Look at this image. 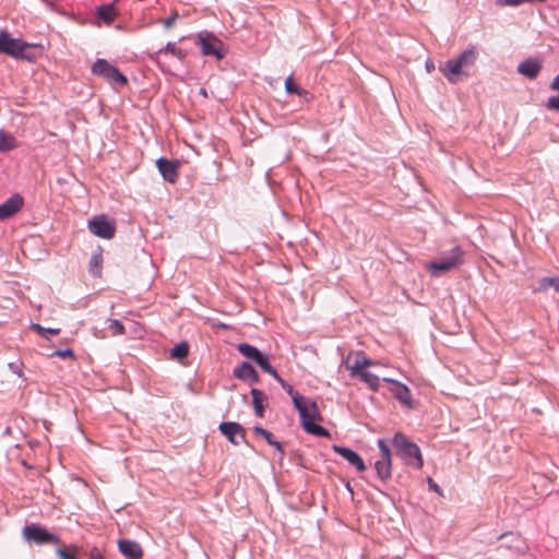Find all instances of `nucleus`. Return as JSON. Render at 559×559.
I'll use <instances>...</instances> for the list:
<instances>
[{"label": "nucleus", "instance_id": "obj_1", "mask_svg": "<svg viewBox=\"0 0 559 559\" xmlns=\"http://www.w3.org/2000/svg\"><path fill=\"white\" fill-rule=\"evenodd\" d=\"M294 406L300 416V423L306 432L316 437H329V431L318 423L322 420L317 403L304 395L294 396Z\"/></svg>", "mask_w": 559, "mask_h": 559}, {"label": "nucleus", "instance_id": "obj_2", "mask_svg": "<svg viewBox=\"0 0 559 559\" xmlns=\"http://www.w3.org/2000/svg\"><path fill=\"white\" fill-rule=\"evenodd\" d=\"M477 55L474 47H468L456 58L449 59L443 67H440V71L450 83H456L463 74V68L474 66Z\"/></svg>", "mask_w": 559, "mask_h": 559}, {"label": "nucleus", "instance_id": "obj_3", "mask_svg": "<svg viewBox=\"0 0 559 559\" xmlns=\"http://www.w3.org/2000/svg\"><path fill=\"white\" fill-rule=\"evenodd\" d=\"M392 444L396 449L397 455L402 461L416 469H420L424 465L423 455L419 447L411 442L405 435L397 432L392 439Z\"/></svg>", "mask_w": 559, "mask_h": 559}, {"label": "nucleus", "instance_id": "obj_4", "mask_svg": "<svg viewBox=\"0 0 559 559\" xmlns=\"http://www.w3.org/2000/svg\"><path fill=\"white\" fill-rule=\"evenodd\" d=\"M462 263L463 250L460 247H454L444 253L438 261L427 264V269L433 276H439L442 273L459 267Z\"/></svg>", "mask_w": 559, "mask_h": 559}, {"label": "nucleus", "instance_id": "obj_5", "mask_svg": "<svg viewBox=\"0 0 559 559\" xmlns=\"http://www.w3.org/2000/svg\"><path fill=\"white\" fill-rule=\"evenodd\" d=\"M33 45L17 38H12L5 31L0 32V53H5L13 58H24L33 60L31 56L25 55V50Z\"/></svg>", "mask_w": 559, "mask_h": 559}, {"label": "nucleus", "instance_id": "obj_6", "mask_svg": "<svg viewBox=\"0 0 559 559\" xmlns=\"http://www.w3.org/2000/svg\"><path fill=\"white\" fill-rule=\"evenodd\" d=\"M22 534L25 540L37 545L60 544V538L56 534L48 532L44 526L36 523L25 525Z\"/></svg>", "mask_w": 559, "mask_h": 559}, {"label": "nucleus", "instance_id": "obj_7", "mask_svg": "<svg viewBox=\"0 0 559 559\" xmlns=\"http://www.w3.org/2000/svg\"><path fill=\"white\" fill-rule=\"evenodd\" d=\"M92 72L111 84L126 85L128 83L127 78L106 59H97L92 67Z\"/></svg>", "mask_w": 559, "mask_h": 559}, {"label": "nucleus", "instance_id": "obj_8", "mask_svg": "<svg viewBox=\"0 0 559 559\" xmlns=\"http://www.w3.org/2000/svg\"><path fill=\"white\" fill-rule=\"evenodd\" d=\"M237 349L242 356L253 360L264 372L275 374V369L270 364L269 355L263 354L255 346L240 343L237 345Z\"/></svg>", "mask_w": 559, "mask_h": 559}, {"label": "nucleus", "instance_id": "obj_9", "mask_svg": "<svg viewBox=\"0 0 559 559\" xmlns=\"http://www.w3.org/2000/svg\"><path fill=\"white\" fill-rule=\"evenodd\" d=\"M90 231L103 239H111L116 233L114 221H109L106 215H98L88 222Z\"/></svg>", "mask_w": 559, "mask_h": 559}, {"label": "nucleus", "instance_id": "obj_10", "mask_svg": "<svg viewBox=\"0 0 559 559\" xmlns=\"http://www.w3.org/2000/svg\"><path fill=\"white\" fill-rule=\"evenodd\" d=\"M198 44L200 45L201 51L204 56H214L217 59L224 58V52L222 51L223 44L212 34H199Z\"/></svg>", "mask_w": 559, "mask_h": 559}, {"label": "nucleus", "instance_id": "obj_11", "mask_svg": "<svg viewBox=\"0 0 559 559\" xmlns=\"http://www.w3.org/2000/svg\"><path fill=\"white\" fill-rule=\"evenodd\" d=\"M378 447L381 452V459L374 463V468L379 478L388 480L391 478V452L384 440L380 439L378 441Z\"/></svg>", "mask_w": 559, "mask_h": 559}, {"label": "nucleus", "instance_id": "obj_12", "mask_svg": "<svg viewBox=\"0 0 559 559\" xmlns=\"http://www.w3.org/2000/svg\"><path fill=\"white\" fill-rule=\"evenodd\" d=\"M181 163L178 159H167L159 157L156 160V167L163 179L169 183H176L179 177V167Z\"/></svg>", "mask_w": 559, "mask_h": 559}, {"label": "nucleus", "instance_id": "obj_13", "mask_svg": "<svg viewBox=\"0 0 559 559\" xmlns=\"http://www.w3.org/2000/svg\"><path fill=\"white\" fill-rule=\"evenodd\" d=\"M219 431L235 445L246 441V433L242 426L235 421H224L219 424Z\"/></svg>", "mask_w": 559, "mask_h": 559}, {"label": "nucleus", "instance_id": "obj_14", "mask_svg": "<svg viewBox=\"0 0 559 559\" xmlns=\"http://www.w3.org/2000/svg\"><path fill=\"white\" fill-rule=\"evenodd\" d=\"M384 382L390 383V392L392 395L405 407H413V400L411 390L403 383L392 379V378H383Z\"/></svg>", "mask_w": 559, "mask_h": 559}, {"label": "nucleus", "instance_id": "obj_15", "mask_svg": "<svg viewBox=\"0 0 559 559\" xmlns=\"http://www.w3.org/2000/svg\"><path fill=\"white\" fill-rule=\"evenodd\" d=\"M23 206V197L20 193L12 194L5 202L0 204V221H5L14 216Z\"/></svg>", "mask_w": 559, "mask_h": 559}, {"label": "nucleus", "instance_id": "obj_16", "mask_svg": "<svg viewBox=\"0 0 559 559\" xmlns=\"http://www.w3.org/2000/svg\"><path fill=\"white\" fill-rule=\"evenodd\" d=\"M353 357V354L350 353L346 358V368L349 371L350 376H355L359 371H367L366 369L371 366H376L377 362L367 358L361 353L355 354V359L353 364H349L350 359Z\"/></svg>", "mask_w": 559, "mask_h": 559}, {"label": "nucleus", "instance_id": "obj_17", "mask_svg": "<svg viewBox=\"0 0 559 559\" xmlns=\"http://www.w3.org/2000/svg\"><path fill=\"white\" fill-rule=\"evenodd\" d=\"M333 450L343 459H345L350 465H353L358 472H364L366 469L364 460L357 452L341 445H333Z\"/></svg>", "mask_w": 559, "mask_h": 559}, {"label": "nucleus", "instance_id": "obj_18", "mask_svg": "<svg viewBox=\"0 0 559 559\" xmlns=\"http://www.w3.org/2000/svg\"><path fill=\"white\" fill-rule=\"evenodd\" d=\"M543 67L538 58H527L518 66V72L527 79H535Z\"/></svg>", "mask_w": 559, "mask_h": 559}, {"label": "nucleus", "instance_id": "obj_19", "mask_svg": "<svg viewBox=\"0 0 559 559\" xmlns=\"http://www.w3.org/2000/svg\"><path fill=\"white\" fill-rule=\"evenodd\" d=\"M118 549L127 559H141L143 556L142 547L139 543L130 539H120Z\"/></svg>", "mask_w": 559, "mask_h": 559}, {"label": "nucleus", "instance_id": "obj_20", "mask_svg": "<svg viewBox=\"0 0 559 559\" xmlns=\"http://www.w3.org/2000/svg\"><path fill=\"white\" fill-rule=\"evenodd\" d=\"M234 376L237 379L248 381L250 383L259 382V374L251 364L243 361L237 368L234 369Z\"/></svg>", "mask_w": 559, "mask_h": 559}, {"label": "nucleus", "instance_id": "obj_21", "mask_svg": "<svg viewBox=\"0 0 559 559\" xmlns=\"http://www.w3.org/2000/svg\"><path fill=\"white\" fill-rule=\"evenodd\" d=\"M352 377L358 378L360 381L366 383L367 386L373 392H377L380 388V378L369 371H359L358 373Z\"/></svg>", "mask_w": 559, "mask_h": 559}, {"label": "nucleus", "instance_id": "obj_22", "mask_svg": "<svg viewBox=\"0 0 559 559\" xmlns=\"http://www.w3.org/2000/svg\"><path fill=\"white\" fill-rule=\"evenodd\" d=\"M549 288L559 293V276L543 277L538 282V286L533 289L534 293H546Z\"/></svg>", "mask_w": 559, "mask_h": 559}, {"label": "nucleus", "instance_id": "obj_23", "mask_svg": "<svg viewBox=\"0 0 559 559\" xmlns=\"http://www.w3.org/2000/svg\"><path fill=\"white\" fill-rule=\"evenodd\" d=\"M97 16L102 19L107 25L111 24L117 17V12L114 4H103L98 7Z\"/></svg>", "mask_w": 559, "mask_h": 559}, {"label": "nucleus", "instance_id": "obj_24", "mask_svg": "<svg viewBox=\"0 0 559 559\" xmlns=\"http://www.w3.org/2000/svg\"><path fill=\"white\" fill-rule=\"evenodd\" d=\"M17 141L11 133L0 130V152H9L17 147Z\"/></svg>", "mask_w": 559, "mask_h": 559}, {"label": "nucleus", "instance_id": "obj_25", "mask_svg": "<svg viewBox=\"0 0 559 559\" xmlns=\"http://www.w3.org/2000/svg\"><path fill=\"white\" fill-rule=\"evenodd\" d=\"M250 393L252 396V403H253L255 415L258 417H263V414H264L263 400L265 397L264 393L259 389H251Z\"/></svg>", "mask_w": 559, "mask_h": 559}, {"label": "nucleus", "instance_id": "obj_26", "mask_svg": "<svg viewBox=\"0 0 559 559\" xmlns=\"http://www.w3.org/2000/svg\"><path fill=\"white\" fill-rule=\"evenodd\" d=\"M253 431H254L257 435H259V436L263 437V438L265 439V441H266L270 445H273V447L278 451V453H280V455H281V456H283V455H284V450H283V448H282V444H281L278 441L274 440V438H273V436H272V433H271V432H269L266 429H264V428H262V427H260V426H255V427L253 428Z\"/></svg>", "mask_w": 559, "mask_h": 559}, {"label": "nucleus", "instance_id": "obj_27", "mask_svg": "<svg viewBox=\"0 0 559 559\" xmlns=\"http://www.w3.org/2000/svg\"><path fill=\"white\" fill-rule=\"evenodd\" d=\"M285 91L288 94H297L301 97H306L308 95L307 91L300 88L297 84H295L292 75L285 80Z\"/></svg>", "mask_w": 559, "mask_h": 559}, {"label": "nucleus", "instance_id": "obj_28", "mask_svg": "<svg viewBox=\"0 0 559 559\" xmlns=\"http://www.w3.org/2000/svg\"><path fill=\"white\" fill-rule=\"evenodd\" d=\"M102 264H103L102 254L94 253L90 260V272L95 276H99L100 271H102Z\"/></svg>", "mask_w": 559, "mask_h": 559}, {"label": "nucleus", "instance_id": "obj_29", "mask_svg": "<svg viewBox=\"0 0 559 559\" xmlns=\"http://www.w3.org/2000/svg\"><path fill=\"white\" fill-rule=\"evenodd\" d=\"M189 354V346L186 342H181L179 344H177L173 349H171V358H176V359H183L188 356Z\"/></svg>", "mask_w": 559, "mask_h": 559}, {"label": "nucleus", "instance_id": "obj_30", "mask_svg": "<svg viewBox=\"0 0 559 559\" xmlns=\"http://www.w3.org/2000/svg\"><path fill=\"white\" fill-rule=\"evenodd\" d=\"M159 55L163 53H170L171 56L178 58L179 60H182L186 57V53L180 49L177 48L175 44L168 43L165 48L160 49Z\"/></svg>", "mask_w": 559, "mask_h": 559}, {"label": "nucleus", "instance_id": "obj_31", "mask_svg": "<svg viewBox=\"0 0 559 559\" xmlns=\"http://www.w3.org/2000/svg\"><path fill=\"white\" fill-rule=\"evenodd\" d=\"M31 328L45 338H49L51 335H57L60 333V329L44 328L38 323H33Z\"/></svg>", "mask_w": 559, "mask_h": 559}, {"label": "nucleus", "instance_id": "obj_32", "mask_svg": "<svg viewBox=\"0 0 559 559\" xmlns=\"http://www.w3.org/2000/svg\"><path fill=\"white\" fill-rule=\"evenodd\" d=\"M107 323H108V329L111 331L112 335L117 336V335H122L126 333V329L119 320L108 319Z\"/></svg>", "mask_w": 559, "mask_h": 559}, {"label": "nucleus", "instance_id": "obj_33", "mask_svg": "<svg viewBox=\"0 0 559 559\" xmlns=\"http://www.w3.org/2000/svg\"><path fill=\"white\" fill-rule=\"evenodd\" d=\"M76 547L70 546L69 548H58L57 555L60 559H76L75 557Z\"/></svg>", "mask_w": 559, "mask_h": 559}, {"label": "nucleus", "instance_id": "obj_34", "mask_svg": "<svg viewBox=\"0 0 559 559\" xmlns=\"http://www.w3.org/2000/svg\"><path fill=\"white\" fill-rule=\"evenodd\" d=\"M50 357H60L62 359H74L75 355L72 349L66 348V349H57L55 350Z\"/></svg>", "mask_w": 559, "mask_h": 559}, {"label": "nucleus", "instance_id": "obj_35", "mask_svg": "<svg viewBox=\"0 0 559 559\" xmlns=\"http://www.w3.org/2000/svg\"><path fill=\"white\" fill-rule=\"evenodd\" d=\"M178 17H179L178 12H177V11H174V12L171 13V15H170L168 19H165V20L163 21V25H164V27H165V28H170V27H173V25L176 23V21L178 20Z\"/></svg>", "mask_w": 559, "mask_h": 559}, {"label": "nucleus", "instance_id": "obj_36", "mask_svg": "<svg viewBox=\"0 0 559 559\" xmlns=\"http://www.w3.org/2000/svg\"><path fill=\"white\" fill-rule=\"evenodd\" d=\"M525 2H528V0H498V4L509 7H516Z\"/></svg>", "mask_w": 559, "mask_h": 559}, {"label": "nucleus", "instance_id": "obj_37", "mask_svg": "<svg viewBox=\"0 0 559 559\" xmlns=\"http://www.w3.org/2000/svg\"><path fill=\"white\" fill-rule=\"evenodd\" d=\"M547 108L559 111V96H552L547 102Z\"/></svg>", "mask_w": 559, "mask_h": 559}, {"label": "nucleus", "instance_id": "obj_38", "mask_svg": "<svg viewBox=\"0 0 559 559\" xmlns=\"http://www.w3.org/2000/svg\"><path fill=\"white\" fill-rule=\"evenodd\" d=\"M428 486H429V489H431L432 491L437 492L438 495H442V491L439 487L438 484H436L431 478H428Z\"/></svg>", "mask_w": 559, "mask_h": 559}, {"label": "nucleus", "instance_id": "obj_39", "mask_svg": "<svg viewBox=\"0 0 559 559\" xmlns=\"http://www.w3.org/2000/svg\"><path fill=\"white\" fill-rule=\"evenodd\" d=\"M282 388L292 396L293 401L295 395H300L298 392L294 391L293 386L288 383H285Z\"/></svg>", "mask_w": 559, "mask_h": 559}, {"label": "nucleus", "instance_id": "obj_40", "mask_svg": "<svg viewBox=\"0 0 559 559\" xmlns=\"http://www.w3.org/2000/svg\"><path fill=\"white\" fill-rule=\"evenodd\" d=\"M88 559H103V556L99 551L98 548L94 547L91 551H90V558Z\"/></svg>", "mask_w": 559, "mask_h": 559}, {"label": "nucleus", "instance_id": "obj_41", "mask_svg": "<svg viewBox=\"0 0 559 559\" xmlns=\"http://www.w3.org/2000/svg\"><path fill=\"white\" fill-rule=\"evenodd\" d=\"M9 368L14 372L16 373L19 377H22L23 376V372L22 370L14 364V362H10L9 364Z\"/></svg>", "mask_w": 559, "mask_h": 559}, {"label": "nucleus", "instance_id": "obj_42", "mask_svg": "<svg viewBox=\"0 0 559 559\" xmlns=\"http://www.w3.org/2000/svg\"><path fill=\"white\" fill-rule=\"evenodd\" d=\"M271 377H273L280 384L281 386H284L285 383H287L278 373L277 371L275 370V374H270Z\"/></svg>", "mask_w": 559, "mask_h": 559}, {"label": "nucleus", "instance_id": "obj_43", "mask_svg": "<svg viewBox=\"0 0 559 559\" xmlns=\"http://www.w3.org/2000/svg\"><path fill=\"white\" fill-rule=\"evenodd\" d=\"M425 66L428 73H431L435 70V63L431 59H428Z\"/></svg>", "mask_w": 559, "mask_h": 559}, {"label": "nucleus", "instance_id": "obj_44", "mask_svg": "<svg viewBox=\"0 0 559 559\" xmlns=\"http://www.w3.org/2000/svg\"><path fill=\"white\" fill-rule=\"evenodd\" d=\"M550 88L554 91H559V74L552 80Z\"/></svg>", "mask_w": 559, "mask_h": 559}, {"label": "nucleus", "instance_id": "obj_45", "mask_svg": "<svg viewBox=\"0 0 559 559\" xmlns=\"http://www.w3.org/2000/svg\"><path fill=\"white\" fill-rule=\"evenodd\" d=\"M200 94L203 95L204 97L207 96V93H206L205 88H201L200 90Z\"/></svg>", "mask_w": 559, "mask_h": 559}]
</instances>
